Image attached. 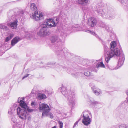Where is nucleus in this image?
<instances>
[{
	"label": "nucleus",
	"instance_id": "f257e3e1",
	"mask_svg": "<svg viewBox=\"0 0 128 128\" xmlns=\"http://www.w3.org/2000/svg\"><path fill=\"white\" fill-rule=\"evenodd\" d=\"M116 44L115 41L111 43L110 50L106 52L105 56V60L107 63L113 57L119 58L118 66L120 67L124 64V54H121L120 49L116 48Z\"/></svg>",
	"mask_w": 128,
	"mask_h": 128
},
{
	"label": "nucleus",
	"instance_id": "f03ea898",
	"mask_svg": "<svg viewBox=\"0 0 128 128\" xmlns=\"http://www.w3.org/2000/svg\"><path fill=\"white\" fill-rule=\"evenodd\" d=\"M60 89L62 94L66 98L68 105L71 107H74L76 104L74 93L70 90H66L64 87H62Z\"/></svg>",
	"mask_w": 128,
	"mask_h": 128
},
{
	"label": "nucleus",
	"instance_id": "7ed1b4c3",
	"mask_svg": "<svg viewBox=\"0 0 128 128\" xmlns=\"http://www.w3.org/2000/svg\"><path fill=\"white\" fill-rule=\"evenodd\" d=\"M97 8L95 10L98 14L104 17V18L112 20L114 19L115 16L114 12L112 10H108V12L107 9H105L102 6H96Z\"/></svg>",
	"mask_w": 128,
	"mask_h": 128
},
{
	"label": "nucleus",
	"instance_id": "20e7f679",
	"mask_svg": "<svg viewBox=\"0 0 128 128\" xmlns=\"http://www.w3.org/2000/svg\"><path fill=\"white\" fill-rule=\"evenodd\" d=\"M38 108L40 111H43L42 116V118H44L46 116H49L50 118H53V114L50 112V108L48 105L44 104H42L39 105Z\"/></svg>",
	"mask_w": 128,
	"mask_h": 128
},
{
	"label": "nucleus",
	"instance_id": "39448f33",
	"mask_svg": "<svg viewBox=\"0 0 128 128\" xmlns=\"http://www.w3.org/2000/svg\"><path fill=\"white\" fill-rule=\"evenodd\" d=\"M90 116H92V114L89 111H86L82 113L81 117L83 118L82 123L84 125L88 126L90 124L91 119Z\"/></svg>",
	"mask_w": 128,
	"mask_h": 128
},
{
	"label": "nucleus",
	"instance_id": "423d86ee",
	"mask_svg": "<svg viewBox=\"0 0 128 128\" xmlns=\"http://www.w3.org/2000/svg\"><path fill=\"white\" fill-rule=\"evenodd\" d=\"M23 106L18 107L17 109V114L19 118L23 120H25L26 118L27 112L26 108H27V105Z\"/></svg>",
	"mask_w": 128,
	"mask_h": 128
},
{
	"label": "nucleus",
	"instance_id": "0eeeda50",
	"mask_svg": "<svg viewBox=\"0 0 128 128\" xmlns=\"http://www.w3.org/2000/svg\"><path fill=\"white\" fill-rule=\"evenodd\" d=\"M56 19V21L55 22L51 19L46 20L45 22H44L42 23L41 26L42 28H51L53 27H55L58 22Z\"/></svg>",
	"mask_w": 128,
	"mask_h": 128
},
{
	"label": "nucleus",
	"instance_id": "6e6552de",
	"mask_svg": "<svg viewBox=\"0 0 128 128\" xmlns=\"http://www.w3.org/2000/svg\"><path fill=\"white\" fill-rule=\"evenodd\" d=\"M56 19V21L55 22L51 19L46 20L45 22H44L42 23L41 26L42 28H51L53 27H55L58 22Z\"/></svg>",
	"mask_w": 128,
	"mask_h": 128
},
{
	"label": "nucleus",
	"instance_id": "1a4fd4ad",
	"mask_svg": "<svg viewBox=\"0 0 128 128\" xmlns=\"http://www.w3.org/2000/svg\"><path fill=\"white\" fill-rule=\"evenodd\" d=\"M32 18L35 20L38 21L40 20L44 19V16L42 13L40 12H38V11H35L34 14H32Z\"/></svg>",
	"mask_w": 128,
	"mask_h": 128
},
{
	"label": "nucleus",
	"instance_id": "9d476101",
	"mask_svg": "<svg viewBox=\"0 0 128 128\" xmlns=\"http://www.w3.org/2000/svg\"><path fill=\"white\" fill-rule=\"evenodd\" d=\"M50 34L49 30L46 28H42L37 33L38 35L40 36H48Z\"/></svg>",
	"mask_w": 128,
	"mask_h": 128
},
{
	"label": "nucleus",
	"instance_id": "9b49d317",
	"mask_svg": "<svg viewBox=\"0 0 128 128\" xmlns=\"http://www.w3.org/2000/svg\"><path fill=\"white\" fill-rule=\"evenodd\" d=\"M96 20L95 18L91 17L89 18L88 22L89 26L92 27H94L96 25Z\"/></svg>",
	"mask_w": 128,
	"mask_h": 128
},
{
	"label": "nucleus",
	"instance_id": "f8f14e48",
	"mask_svg": "<svg viewBox=\"0 0 128 128\" xmlns=\"http://www.w3.org/2000/svg\"><path fill=\"white\" fill-rule=\"evenodd\" d=\"M50 40L53 43L56 42L57 43H60V44H61L62 42V40L58 37V36H52L50 38Z\"/></svg>",
	"mask_w": 128,
	"mask_h": 128
},
{
	"label": "nucleus",
	"instance_id": "ddd939ff",
	"mask_svg": "<svg viewBox=\"0 0 128 128\" xmlns=\"http://www.w3.org/2000/svg\"><path fill=\"white\" fill-rule=\"evenodd\" d=\"M92 88L94 91V93L97 96L99 95L102 93L101 90L95 86L92 87Z\"/></svg>",
	"mask_w": 128,
	"mask_h": 128
},
{
	"label": "nucleus",
	"instance_id": "4468645a",
	"mask_svg": "<svg viewBox=\"0 0 128 128\" xmlns=\"http://www.w3.org/2000/svg\"><path fill=\"white\" fill-rule=\"evenodd\" d=\"M105 66L104 64L102 62H99L97 64L96 68H93L92 69H91V71L96 72L98 70H97L96 68H98L100 67L104 68H105Z\"/></svg>",
	"mask_w": 128,
	"mask_h": 128
},
{
	"label": "nucleus",
	"instance_id": "2eb2a0df",
	"mask_svg": "<svg viewBox=\"0 0 128 128\" xmlns=\"http://www.w3.org/2000/svg\"><path fill=\"white\" fill-rule=\"evenodd\" d=\"M91 104L94 106L95 108H97L100 107V103L96 101L90 100L89 101Z\"/></svg>",
	"mask_w": 128,
	"mask_h": 128
},
{
	"label": "nucleus",
	"instance_id": "dca6fc26",
	"mask_svg": "<svg viewBox=\"0 0 128 128\" xmlns=\"http://www.w3.org/2000/svg\"><path fill=\"white\" fill-rule=\"evenodd\" d=\"M20 40V38L19 37H16L12 41L11 46H14Z\"/></svg>",
	"mask_w": 128,
	"mask_h": 128
},
{
	"label": "nucleus",
	"instance_id": "f3484780",
	"mask_svg": "<svg viewBox=\"0 0 128 128\" xmlns=\"http://www.w3.org/2000/svg\"><path fill=\"white\" fill-rule=\"evenodd\" d=\"M18 21L17 20H15L14 21L11 22L10 23L8 24L9 26H10L11 27L12 29L16 28L18 22Z\"/></svg>",
	"mask_w": 128,
	"mask_h": 128
},
{
	"label": "nucleus",
	"instance_id": "a211bd4d",
	"mask_svg": "<svg viewBox=\"0 0 128 128\" xmlns=\"http://www.w3.org/2000/svg\"><path fill=\"white\" fill-rule=\"evenodd\" d=\"M24 98H19L18 100V102L20 103V104L21 106H23L26 105V104L24 101Z\"/></svg>",
	"mask_w": 128,
	"mask_h": 128
},
{
	"label": "nucleus",
	"instance_id": "6ab92c4d",
	"mask_svg": "<svg viewBox=\"0 0 128 128\" xmlns=\"http://www.w3.org/2000/svg\"><path fill=\"white\" fill-rule=\"evenodd\" d=\"M37 98L39 100H44L47 98L46 96L44 94L39 93L38 94Z\"/></svg>",
	"mask_w": 128,
	"mask_h": 128
},
{
	"label": "nucleus",
	"instance_id": "aec40b11",
	"mask_svg": "<svg viewBox=\"0 0 128 128\" xmlns=\"http://www.w3.org/2000/svg\"><path fill=\"white\" fill-rule=\"evenodd\" d=\"M78 3L80 4L83 5H87L89 4V0H78Z\"/></svg>",
	"mask_w": 128,
	"mask_h": 128
},
{
	"label": "nucleus",
	"instance_id": "412c9836",
	"mask_svg": "<svg viewBox=\"0 0 128 128\" xmlns=\"http://www.w3.org/2000/svg\"><path fill=\"white\" fill-rule=\"evenodd\" d=\"M83 31L88 33H89L92 34L95 36L96 38H99L100 39L98 38V36L97 34L93 32L92 31L88 30H83Z\"/></svg>",
	"mask_w": 128,
	"mask_h": 128
},
{
	"label": "nucleus",
	"instance_id": "4be33fe9",
	"mask_svg": "<svg viewBox=\"0 0 128 128\" xmlns=\"http://www.w3.org/2000/svg\"><path fill=\"white\" fill-rule=\"evenodd\" d=\"M83 74V73L81 72H77L74 74H72V76L76 78H77L79 76H82Z\"/></svg>",
	"mask_w": 128,
	"mask_h": 128
},
{
	"label": "nucleus",
	"instance_id": "5701e85b",
	"mask_svg": "<svg viewBox=\"0 0 128 128\" xmlns=\"http://www.w3.org/2000/svg\"><path fill=\"white\" fill-rule=\"evenodd\" d=\"M30 8L32 10L34 11V12L35 11H37V8L35 4H31L30 6Z\"/></svg>",
	"mask_w": 128,
	"mask_h": 128
},
{
	"label": "nucleus",
	"instance_id": "b1692460",
	"mask_svg": "<svg viewBox=\"0 0 128 128\" xmlns=\"http://www.w3.org/2000/svg\"><path fill=\"white\" fill-rule=\"evenodd\" d=\"M14 36V34H10L9 36L6 38L5 40V42H8Z\"/></svg>",
	"mask_w": 128,
	"mask_h": 128
},
{
	"label": "nucleus",
	"instance_id": "393cba45",
	"mask_svg": "<svg viewBox=\"0 0 128 128\" xmlns=\"http://www.w3.org/2000/svg\"><path fill=\"white\" fill-rule=\"evenodd\" d=\"M106 64V66H107V67L108 68L109 70H115L118 69V68L117 67H116V68H113L112 66H110L108 64Z\"/></svg>",
	"mask_w": 128,
	"mask_h": 128
},
{
	"label": "nucleus",
	"instance_id": "a878e982",
	"mask_svg": "<svg viewBox=\"0 0 128 128\" xmlns=\"http://www.w3.org/2000/svg\"><path fill=\"white\" fill-rule=\"evenodd\" d=\"M128 105V100H127L122 103L121 106L122 107H124Z\"/></svg>",
	"mask_w": 128,
	"mask_h": 128
},
{
	"label": "nucleus",
	"instance_id": "bb28decb",
	"mask_svg": "<svg viewBox=\"0 0 128 128\" xmlns=\"http://www.w3.org/2000/svg\"><path fill=\"white\" fill-rule=\"evenodd\" d=\"M15 109L13 108H12L10 109L8 111V114H14L15 110Z\"/></svg>",
	"mask_w": 128,
	"mask_h": 128
},
{
	"label": "nucleus",
	"instance_id": "cd10ccee",
	"mask_svg": "<svg viewBox=\"0 0 128 128\" xmlns=\"http://www.w3.org/2000/svg\"><path fill=\"white\" fill-rule=\"evenodd\" d=\"M98 25L99 26L103 28H105L106 27V25L105 24L102 22H100Z\"/></svg>",
	"mask_w": 128,
	"mask_h": 128
},
{
	"label": "nucleus",
	"instance_id": "c85d7f7f",
	"mask_svg": "<svg viewBox=\"0 0 128 128\" xmlns=\"http://www.w3.org/2000/svg\"><path fill=\"white\" fill-rule=\"evenodd\" d=\"M119 128H128V126H126V125L122 124L118 126Z\"/></svg>",
	"mask_w": 128,
	"mask_h": 128
},
{
	"label": "nucleus",
	"instance_id": "c756f323",
	"mask_svg": "<svg viewBox=\"0 0 128 128\" xmlns=\"http://www.w3.org/2000/svg\"><path fill=\"white\" fill-rule=\"evenodd\" d=\"M0 28L2 29L7 30L8 29V27L4 26H2L1 24H0Z\"/></svg>",
	"mask_w": 128,
	"mask_h": 128
},
{
	"label": "nucleus",
	"instance_id": "7c9ffc66",
	"mask_svg": "<svg viewBox=\"0 0 128 128\" xmlns=\"http://www.w3.org/2000/svg\"><path fill=\"white\" fill-rule=\"evenodd\" d=\"M15 125H16L17 128H20L22 126L21 124L20 123H17L16 124H15Z\"/></svg>",
	"mask_w": 128,
	"mask_h": 128
},
{
	"label": "nucleus",
	"instance_id": "2f4dec72",
	"mask_svg": "<svg viewBox=\"0 0 128 128\" xmlns=\"http://www.w3.org/2000/svg\"><path fill=\"white\" fill-rule=\"evenodd\" d=\"M26 111H28L29 112H33V110L32 109H30L29 108V107L27 106V108H26Z\"/></svg>",
	"mask_w": 128,
	"mask_h": 128
},
{
	"label": "nucleus",
	"instance_id": "473e14b6",
	"mask_svg": "<svg viewBox=\"0 0 128 128\" xmlns=\"http://www.w3.org/2000/svg\"><path fill=\"white\" fill-rule=\"evenodd\" d=\"M66 34H67L64 31H63L61 32V35L62 36L64 37H65L66 36Z\"/></svg>",
	"mask_w": 128,
	"mask_h": 128
},
{
	"label": "nucleus",
	"instance_id": "72a5a7b5",
	"mask_svg": "<svg viewBox=\"0 0 128 128\" xmlns=\"http://www.w3.org/2000/svg\"><path fill=\"white\" fill-rule=\"evenodd\" d=\"M58 123L59 124L60 128H62L63 124V122L60 121L58 122Z\"/></svg>",
	"mask_w": 128,
	"mask_h": 128
},
{
	"label": "nucleus",
	"instance_id": "f704fd0d",
	"mask_svg": "<svg viewBox=\"0 0 128 128\" xmlns=\"http://www.w3.org/2000/svg\"><path fill=\"white\" fill-rule=\"evenodd\" d=\"M84 74L86 76H90L91 74L88 71L85 72Z\"/></svg>",
	"mask_w": 128,
	"mask_h": 128
},
{
	"label": "nucleus",
	"instance_id": "c9c22d12",
	"mask_svg": "<svg viewBox=\"0 0 128 128\" xmlns=\"http://www.w3.org/2000/svg\"><path fill=\"white\" fill-rule=\"evenodd\" d=\"M12 121L13 122L15 123V124H16L17 122H16V119L14 117H13L12 119Z\"/></svg>",
	"mask_w": 128,
	"mask_h": 128
},
{
	"label": "nucleus",
	"instance_id": "e433bc0d",
	"mask_svg": "<svg viewBox=\"0 0 128 128\" xmlns=\"http://www.w3.org/2000/svg\"><path fill=\"white\" fill-rule=\"evenodd\" d=\"M24 14V12L23 10H21L20 12L19 15L21 16H22Z\"/></svg>",
	"mask_w": 128,
	"mask_h": 128
},
{
	"label": "nucleus",
	"instance_id": "4c0bfd02",
	"mask_svg": "<svg viewBox=\"0 0 128 128\" xmlns=\"http://www.w3.org/2000/svg\"><path fill=\"white\" fill-rule=\"evenodd\" d=\"M108 128H118V126H114Z\"/></svg>",
	"mask_w": 128,
	"mask_h": 128
},
{
	"label": "nucleus",
	"instance_id": "58836bf2",
	"mask_svg": "<svg viewBox=\"0 0 128 128\" xmlns=\"http://www.w3.org/2000/svg\"><path fill=\"white\" fill-rule=\"evenodd\" d=\"M30 75V74H27L26 75H25L24 76L23 78H22V80L24 79V78H27V77H28L29 75Z\"/></svg>",
	"mask_w": 128,
	"mask_h": 128
},
{
	"label": "nucleus",
	"instance_id": "ea45409f",
	"mask_svg": "<svg viewBox=\"0 0 128 128\" xmlns=\"http://www.w3.org/2000/svg\"><path fill=\"white\" fill-rule=\"evenodd\" d=\"M55 64V63H51L50 62H48V65H54Z\"/></svg>",
	"mask_w": 128,
	"mask_h": 128
},
{
	"label": "nucleus",
	"instance_id": "a19ab883",
	"mask_svg": "<svg viewBox=\"0 0 128 128\" xmlns=\"http://www.w3.org/2000/svg\"><path fill=\"white\" fill-rule=\"evenodd\" d=\"M78 122H76L74 124V126H73V128H74L75 127H76V126L78 124Z\"/></svg>",
	"mask_w": 128,
	"mask_h": 128
},
{
	"label": "nucleus",
	"instance_id": "79ce46f5",
	"mask_svg": "<svg viewBox=\"0 0 128 128\" xmlns=\"http://www.w3.org/2000/svg\"><path fill=\"white\" fill-rule=\"evenodd\" d=\"M108 47L106 46H104V49L105 51H106V50L107 49Z\"/></svg>",
	"mask_w": 128,
	"mask_h": 128
},
{
	"label": "nucleus",
	"instance_id": "37998d69",
	"mask_svg": "<svg viewBox=\"0 0 128 128\" xmlns=\"http://www.w3.org/2000/svg\"><path fill=\"white\" fill-rule=\"evenodd\" d=\"M105 27L106 30H107L108 31L109 30V27L107 26H106Z\"/></svg>",
	"mask_w": 128,
	"mask_h": 128
},
{
	"label": "nucleus",
	"instance_id": "c03bdc74",
	"mask_svg": "<svg viewBox=\"0 0 128 128\" xmlns=\"http://www.w3.org/2000/svg\"><path fill=\"white\" fill-rule=\"evenodd\" d=\"M35 104V103L34 102H32L31 104V105L32 106L34 105Z\"/></svg>",
	"mask_w": 128,
	"mask_h": 128
},
{
	"label": "nucleus",
	"instance_id": "a18cd8bd",
	"mask_svg": "<svg viewBox=\"0 0 128 128\" xmlns=\"http://www.w3.org/2000/svg\"><path fill=\"white\" fill-rule=\"evenodd\" d=\"M126 94H127V95L128 96V91H127L126 92Z\"/></svg>",
	"mask_w": 128,
	"mask_h": 128
},
{
	"label": "nucleus",
	"instance_id": "49530a36",
	"mask_svg": "<svg viewBox=\"0 0 128 128\" xmlns=\"http://www.w3.org/2000/svg\"><path fill=\"white\" fill-rule=\"evenodd\" d=\"M52 128H56V126H55L54 127H52Z\"/></svg>",
	"mask_w": 128,
	"mask_h": 128
},
{
	"label": "nucleus",
	"instance_id": "de8ad7c7",
	"mask_svg": "<svg viewBox=\"0 0 128 128\" xmlns=\"http://www.w3.org/2000/svg\"><path fill=\"white\" fill-rule=\"evenodd\" d=\"M57 52V54H59V52Z\"/></svg>",
	"mask_w": 128,
	"mask_h": 128
},
{
	"label": "nucleus",
	"instance_id": "09e8293b",
	"mask_svg": "<svg viewBox=\"0 0 128 128\" xmlns=\"http://www.w3.org/2000/svg\"><path fill=\"white\" fill-rule=\"evenodd\" d=\"M62 67V66H60V68H61Z\"/></svg>",
	"mask_w": 128,
	"mask_h": 128
},
{
	"label": "nucleus",
	"instance_id": "8fccbe9b",
	"mask_svg": "<svg viewBox=\"0 0 128 128\" xmlns=\"http://www.w3.org/2000/svg\"><path fill=\"white\" fill-rule=\"evenodd\" d=\"M62 52L61 51V53Z\"/></svg>",
	"mask_w": 128,
	"mask_h": 128
}]
</instances>
